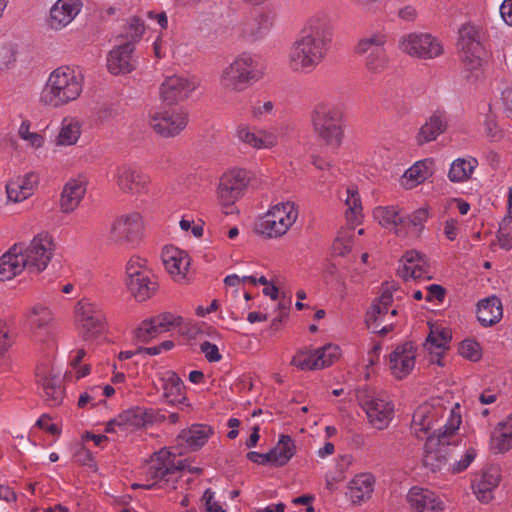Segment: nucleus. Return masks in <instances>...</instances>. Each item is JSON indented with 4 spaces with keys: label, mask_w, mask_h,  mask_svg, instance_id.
<instances>
[{
    "label": "nucleus",
    "mask_w": 512,
    "mask_h": 512,
    "mask_svg": "<svg viewBox=\"0 0 512 512\" xmlns=\"http://www.w3.org/2000/svg\"><path fill=\"white\" fill-rule=\"evenodd\" d=\"M75 311L84 340L93 339L105 330L106 317L98 304L82 299L77 303Z\"/></svg>",
    "instance_id": "obj_12"
},
{
    "label": "nucleus",
    "mask_w": 512,
    "mask_h": 512,
    "mask_svg": "<svg viewBox=\"0 0 512 512\" xmlns=\"http://www.w3.org/2000/svg\"><path fill=\"white\" fill-rule=\"evenodd\" d=\"M238 137L242 142L254 148H261L266 146L265 141L261 136L252 133L247 128H240L238 130Z\"/></svg>",
    "instance_id": "obj_58"
},
{
    "label": "nucleus",
    "mask_w": 512,
    "mask_h": 512,
    "mask_svg": "<svg viewBox=\"0 0 512 512\" xmlns=\"http://www.w3.org/2000/svg\"><path fill=\"white\" fill-rule=\"evenodd\" d=\"M499 481V469L496 467H490L482 473L480 479L476 480L472 484V488L480 501L488 502L492 498V490L498 486Z\"/></svg>",
    "instance_id": "obj_33"
},
{
    "label": "nucleus",
    "mask_w": 512,
    "mask_h": 512,
    "mask_svg": "<svg viewBox=\"0 0 512 512\" xmlns=\"http://www.w3.org/2000/svg\"><path fill=\"white\" fill-rule=\"evenodd\" d=\"M457 45L465 69L471 73L479 71L485 54L480 30L471 24L462 25Z\"/></svg>",
    "instance_id": "obj_8"
},
{
    "label": "nucleus",
    "mask_w": 512,
    "mask_h": 512,
    "mask_svg": "<svg viewBox=\"0 0 512 512\" xmlns=\"http://www.w3.org/2000/svg\"><path fill=\"white\" fill-rule=\"evenodd\" d=\"M484 126L486 136L492 141H499L503 137L502 130L493 118L487 117Z\"/></svg>",
    "instance_id": "obj_63"
},
{
    "label": "nucleus",
    "mask_w": 512,
    "mask_h": 512,
    "mask_svg": "<svg viewBox=\"0 0 512 512\" xmlns=\"http://www.w3.org/2000/svg\"><path fill=\"white\" fill-rule=\"evenodd\" d=\"M122 114V110L119 106L117 105H108V106H104L102 107L99 111H98V119L101 121V122H107V121H110V120H114V119H117L118 117H120Z\"/></svg>",
    "instance_id": "obj_61"
},
{
    "label": "nucleus",
    "mask_w": 512,
    "mask_h": 512,
    "mask_svg": "<svg viewBox=\"0 0 512 512\" xmlns=\"http://www.w3.org/2000/svg\"><path fill=\"white\" fill-rule=\"evenodd\" d=\"M127 287L139 302L149 299L158 289L151 271L140 258H131L126 266Z\"/></svg>",
    "instance_id": "obj_9"
},
{
    "label": "nucleus",
    "mask_w": 512,
    "mask_h": 512,
    "mask_svg": "<svg viewBox=\"0 0 512 512\" xmlns=\"http://www.w3.org/2000/svg\"><path fill=\"white\" fill-rule=\"evenodd\" d=\"M374 218L378 220L379 224L386 228H394L397 235L401 234V229L398 226L406 223L404 215L397 207H377L373 212Z\"/></svg>",
    "instance_id": "obj_36"
},
{
    "label": "nucleus",
    "mask_w": 512,
    "mask_h": 512,
    "mask_svg": "<svg viewBox=\"0 0 512 512\" xmlns=\"http://www.w3.org/2000/svg\"><path fill=\"white\" fill-rule=\"evenodd\" d=\"M423 263H417L415 265H407L403 264L402 267L398 269V275L404 280L408 279H418L424 276L427 271L425 270Z\"/></svg>",
    "instance_id": "obj_56"
},
{
    "label": "nucleus",
    "mask_w": 512,
    "mask_h": 512,
    "mask_svg": "<svg viewBox=\"0 0 512 512\" xmlns=\"http://www.w3.org/2000/svg\"><path fill=\"white\" fill-rule=\"evenodd\" d=\"M461 423V417H452L449 424H445L428 436L424 446L423 465L431 472L441 471L447 465L450 446L456 443L452 440Z\"/></svg>",
    "instance_id": "obj_5"
},
{
    "label": "nucleus",
    "mask_w": 512,
    "mask_h": 512,
    "mask_svg": "<svg viewBox=\"0 0 512 512\" xmlns=\"http://www.w3.org/2000/svg\"><path fill=\"white\" fill-rule=\"evenodd\" d=\"M55 248L56 244L49 233L37 234L28 247L24 246L23 256L27 258L28 271L40 273L45 270L53 257Z\"/></svg>",
    "instance_id": "obj_11"
},
{
    "label": "nucleus",
    "mask_w": 512,
    "mask_h": 512,
    "mask_svg": "<svg viewBox=\"0 0 512 512\" xmlns=\"http://www.w3.org/2000/svg\"><path fill=\"white\" fill-rule=\"evenodd\" d=\"M387 311L388 309H383V306L373 303L370 310L366 313L365 321L367 326L373 329L379 328V322Z\"/></svg>",
    "instance_id": "obj_57"
},
{
    "label": "nucleus",
    "mask_w": 512,
    "mask_h": 512,
    "mask_svg": "<svg viewBox=\"0 0 512 512\" xmlns=\"http://www.w3.org/2000/svg\"><path fill=\"white\" fill-rule=\"evenodd\" d=\"M311 121L318 137L327 145L339 147L342 142L341 112L327 103H318L312 110Z\"/></svg>",
    "instance_id": "obj_7"
},
{
    "label": "nucleus",
    "mask_w": 512,
    "mask_h": 512,
    "mask_svg": "<svg viewBox=\"0 0 512 512\" xmlns=\"http://www.w3.org/2000/svg\"><path fill=\"white\" fill-rule=\"evenodd\" d=\"M117 421L118 427L123 430L140 428L146 424L145 412L140 407L132 408L119 414Z\"/></svg>",
    "instance_id": "obj_42"
},
{
    "label": "nucleus",
    "mask_w": 512,
    "mask_h": 512,
    "mask_svg": "<svg viewBox=\"0 0 512 512\" xmlns=\"http://www.w3.org/2000/svg\"><path fill=\"white\" fill-rule=\"evenodd\" d=\"M512 223L511 218H503L499 230L497 232V238L501 248L510 250L512 248V230L510 224Z\"/></svg>",
    "instance_id": "obj_53"
},
{
    "label": "nucleus",
    "mask_w": 512,
    "mask_h": 512,
    "mask_svg": "<svg viewBox=\"0 0 512 512\" xmlns=\"http://www.w3.org/2000/svg\"><path fill=\"white\" fill-rule=\"evenodd\" d=\"M37 383L43 389V397L50 406H58L64 397V388L59 374L46 372L44 368L36 369Z\"/></svg>",
    "instance_id": "obj_22"
},
{
    "label": "nucleus",
    "mask_w": 512,
    "mask_h": 512,
    "mask_svg": "<svg viewBox=\"0 0 512 512\" xmlns=\"http://www.w3.org/2000/svg\"><path fill=\"white\" fill-rule=\"evenodd\" d=\"M160 333L154 327L149 319L144 320L135 330V340L138 343H148L156 338Z\"/></svg>",
    "instance_id": "obj_52"
},
{
    "label": "nucleus",
    "mask_w": 512,
    "mask_h": 512,
    "mask_svg": "<svg viewBox=\"0 0 512 512\" xmlns=\"http://www.w3.org/2000/svg\"><path fill=\"white\" fill-rule=\"evenodd\" d=\"M400 49L411 57L433 59L443 53L441 42L427 33H410L400 42Z\"/></svg>",
    "instance_id": "obj_13"
},
{
    "label": "nucleus",
    "mask_w": 512,
    "mask_h": 512,
    "mask_svg": "<svg viewBox=\"0 0 512 512\" xmlns=\"http://www.w3.org/2000/svg\"><path fill=\"white\" fill-rule=\"evenodd\" d=\"M161 257L166 270L171 275L184 278L190 265V259L186 252L173 246L165 247Z\"/></svg>",
    "instance_id": "obj_27"
},
{
    "label": "nucleus",
    "mask_w": 512,
    "mask_h": 512,
    "mask_svg": "<svg viewBox=\"0 0 512 512\" xmlns=\"http://www.w3.org/2000/svg\"><path fill=\"white\" fill-rule=\"evenodd\" d=\"M315 353V363L314 366H317V369H322L330 366L334 360H336L339 356V347L332 344L324 345L321 348L314 350Z\"/></svg>",
    "instance_id": "obj_44"
},
{
    "label": "nucleus",
    "mask_w": 512,
    "mask_h": 512,
    "mask_svg": "<svg viewBox=\"0 0 512 512\" xmlns=\"http://www.w3.org/2000/svg\"><path fill=\"white\" fill-rule=\"evenodd\" d=\"M131 43H121L113 48L107 56V68L114 75L127 74L137 67V58L133 54Z\"/></svg>",
    "instance_id": "obj_19"
},
{
    "label": "nucleus",
    "mask_w": 512,
    "mask_h": 512,
    "mask_svg": "<svg viewBox=\"0 0 512 512\" xmlns=\"http://www.w3.org/2000/svg\"><path fill=\"white\" fill-rule=\"evenodd\" d=\"M31 313L34 316L32 322L38 328L46 327L53 319L51 311L47 307L41 305L34 306Z\"/></svg>",
    "instance_id": "obj_55"
},
{
    "label": "nucleus",
    "mask_w": 512,
    "mask_h": 512,
    "mask_svg": "<svg viewBox=\"0 0 512 512\" xmlns=\"http://www.w3.org/2000/svg\"><path fill=\"white\" fill-rule=\"evenodd\" d=\"M359 401L374 428L383 430L389 425L393 415V406L390 402L369 394L360 395Z\"/></svg>",
    "instance_id": "obj_17"
},
{
    "label": "nucleus",
    "mask_w": 512,
    "mask_h": 512,
    "mask_svg": "<svg viewBox=\"0 0 512 512\" xmlns=\"http://www.w3.org/2000/svg\"><path fill=\"white\" fill-rule=\"evenodd\" d=\"M199 85L200 82L195 77L173 75L161 84L160 95L164 102L173 105L187 99Z\"/></svg>",
    "instance_id": "obj_16"
},
{
    "label": "nucleus",
    "mask_w": 512,
    "mask_h": 512,
    "mask_svg": "<svg viewBox=\"0 0 512 512\" xmlns=\"http://www.w3.org/2000/svg\"><path fill=\"white\" fill-rule=\"evenodd\" d=\"M364 62L367 72L372 76H378L388 68L389 59L387 53H382L366 57Z\"/></svg>",
    "instance_id": "obj_47"
},
{
    "label": "nucleus",
    "mask_w": 512,
    "mask_h": 512,
    "mask_svg": "<svg viewBox=\"0 0 512 512\" xmlns=\"http://www.w3.org/2000/svg\"><path fill=\"white\" fill-rule=\"evenodd\" d=\"M185 468V461L177 460L175 454L163 448L150 457L146 467V476L153 482L145 484L143 487L147 490L156 488L176 490L177 482L181 477L180 473Z\"/></svg>",
    "instance_id": "obj_4"
},
{
    "label": "nucleus",
    "mask_w": 512,
    "mask_h": 512,
    "mask_svg": "<svg viewBox=\"0 0 512 512\" xmlns=\"http://www.w3.org/2000/svg\"><path fill=\"white\" fill-rule=\"evenodd\" d=\"M477 165L478 161L473 157L469 159L458 158L451 163L448 178L454 183L467 181L471 178Z\"/></svg>",
    "instance_id": "obj_38"
},
{
    "label": "nucleus",
    "mask_w": 512,
    "mask_h": 512,
    "mask_svg": "<svg viewBox=\"0 0 512 512\" xmlns=\"http://www.w3.org/2000/svg\"><path fill=\"white\" fill-rule=\"evenodd\" d=\"M345 203L348 206V209L346 211V217L348 221H357L358 216L361 214L362 210L361 200L358 191L352 188H348Z\"/></svg>",
    "instance_id": "obj_49"
},
{
    "label": "nucleus",
    "mask_w": 512,
    "mask_h": 512,
    "mask_svg": "<svg viewBox=\"0 0 512 512\" xmlns=\"http://www.w3.org/2000/svg\"><path fill=\"white\" fill-rule=\"evenodd\" d=\"M273 25V17L269 13H261L247 21L243 34L249 40L255 41L268 33Z\"/></svg>",
    "instance_id": "obj_35"
},
{
    "label": "nucleus",
    "mask_w": 512,
    "mask_h": 512,
    "mask_svg": "<svg viewBox=\"0 0 512 512\" xmlns=\"http://www.w3.org/2000/svg\"><path fill=\"white\" fill-rule=\"evenodd\" d=\"M189 122L188 113L182 108L161 109L150 116L149 125L163 138L178 136Z\"/></svg>",
    "instance_id": "obj_10"
},
{
    "label": "nucleus",
    "mask_w": 512,
    "mask_h": 512,
    "mask_svg": "<svg viewBox=\"0 0 512 512\" xmlns=\"http://www.w3.org/2000/svg\"><path fill=\"white\" fill-rule=\"evenodd\" d=\"M200 351L205 355V358L209 362H218L222 358L218 347L209 341L201 343Z\"/></svg>",
    "instance_id": "obj_62"
},
{
    "label": "nucleus",
    "mask_w": 512,
    "mask_h": 512,
    "mask_svg": "<svg viewBox=\"0 0 512 512\" xmlns=\"http://www.w3.org/2000/svg\"><path fill=\"white\" fill-rule=\"evenodd\" d=\"M406 223L402 224V227H411L413 231L419 235L424 228V223L429 217L428 210L426 208H419L415 210L411 215H404Z\"/></svg>",
    "instance_id": "obj_48"
},
{
    "label": "nucleus",
    "mask_w": 512,
    "mask_h": 512,
    "mask_svg": "<svg viewBox=\"0 0 512 512\" xmlns=\"http://www.w3.org/2000/svg\"><path fill=\"white\" fill-rule=\"evenodd\" d=\"M80 136V126L78 122L64 120L62 128L58 135L60 145H73Z\"/></svg>",
    "instance_id": "obj_46"
},
{
    "label": "nucleus",
    "mask_w": 512,
    "mask_h": 512,
    "mask_svg": "<svg viewBox=\"0 0 512 512\" xmlns=\"http://www.w3.org/2000/svg\"><path fill=\"white\" fill-rule=\"evenodd\" d=\"M416 349L412 343L396 347L389 356V368L396 379L407 377L415 366Z\"/></svg>",
    "instance_id": "obj_20"
},
{
    "label": "nucleus",
    "mask_w": 512,
    "mask_h": 512,
    "mask_svg": "<svg viewBox=\"0 0 512 512\" xmlns=\"http://www.w3.org/2000/svg\"><path fill=\"white\" fill-rule=\"evenodd\" d=\"M273 466L286 465L296 453V445L289 435H281L275 447L270 450Z\"/></svg>",
    "instance_id": "obj_37"
},
{
    "label": "nucleus",
    "mask_w": 512,
    "mask_h": 512,
    "mask_svg": "<svg viewBox=\"0 0 512 512\" xmlns=\"http://www.w3.org/2000/svg\"><path fill=\"white\" fill-rule=\"evenodd\" d=\"M145 32L144 21L139 17H132L124 26L123 32L118 36V39H122V43H131L132 46L136 42H139Z\"/></svg>",
    "instance_id": "obj_43"
},
{
    "label": "nucleus",
    "mask_w": 512,
    "mask_h": 512,
    "mask_svg": "<svg viewBox=\"0 0 512 512\" xmlns=\"http://www.w3.org/2000/svg\"><path fill=\"white\" fill-rule=\"evenodd\" d=\"M315 363V353L314 351H299L291 360V365L301 369V370H315L317 366H314Z\"/></svg>",
    "instance_id": "obj_54"
},
{
    "label": "nucleus",
    "mask_w": 512,
    "mask_h": 512,
    "mask_svg": "<svg viewBox=\"0 0 512 512\" xmlns=\"http://www.w3.org/2000/svg\"><path fill=\"white\" fill-rule=\"evenodd\" d=\"M374 483L375 478L371 474L357 475L350 481L346 494L353 504H360L371 497Z\"/></svg>",
    "instance_id": "obj_32"
},
{
    "label": "nucleus",
    "mask_w": 512,
    "mask_h": 512,
    "mask_svg": "<svg viewBox=\"0 0 512 512\" xmlns=\"http://www.w3.org/2000/svg\"><path fill=\"white\" fill-rule=\"evenodd\" d=\"M352 248L351 236H338L332 245V250L335 255L345 256L350 253Z\"/></svg>",
    "instance_id": "obj_60"
},
{
    "label": "nucleus",
    "mask_w": 512,
    "mask_h": 512,
    "mask_svg": "<svg viewBox=\"0 0 512 512\" xmlns=\"http://www.w3.org/2000/svg\"><path fill=\"white\" fill-rule=\"evenodd\" d=\"M387 36L383 33H373L362 38L355 47V53L366 57L387 53Z\"/></svg>",
    "instance_id": "obj_34"
},
{
    "label": "nucleus",
    "mask_w": 512,
    "mask_h": 512,
    "mask_svg": "<svg viewBox=\"0 0 512 512\" xmlns=\"http://www.w3.org/2000/svg\"><path fill=\"white\" fill-rule=\"evenodd\" d=\"M428 163L431 164L428 160L418 161L407 169L401 178L402 186L406 189H412L423 183L431 175Z\"/></svg>",
    "instance_id": "obj_39"
},
{
    "label": "nucleus",
    "mask_w": 512,
    "mask_h": 512,
    "mask_svg": "<svg viewBox=\"0 0 512 512\" xmlns=\"http://www.w3.org/2000/svg\"><path fill=\"white\" fill-rule=\"evenodd\" d=\"M502 316V303L498 297L490 296L478 303L477 319L484 327L495 325Z\"/></svg>",
    "instance_id": "obj_28"
},
{
    "label": "nucleus",
    "mask_w": 512,
    "mask_h": 512,
    "mask_svg": "<svg viewBox=\"0 0 512 512\" xmlns=\"http://www.w3.org/2000/svg\"><path fill=\"white\" fill-rule=\"evenodd\" d=\"M163 390L164 397L167 399L168 403L174 405H185L189 407L190 404L187 403V398L183 395V390L185 386L181 378L174 371H167L163 378Z\"/></svg>",
    "instance_id": "obj_31"
},
{
    "label": "nucleus",
    "mask_w": 512,
    "mask_h": 512,
    "mask_svg": "<svg viewBox=\"0 0 512 512\" xmlns=\"http://www.w3.org/2000/svg\"><path fill=\"white\" fill-rule=\"evenodd\" d=\"M264 75V67L257 55L242 52L220 74L221 87L229 92H241Z\"/></svg>",
    "instance_id": "obj_2"
},
{
    "label": "nucleus",
    "mask_w": 512,
    "mask_h": 512,
    "mask_svg": "<svg viewBox=\"0 0 512 512\" xmlns=\"http://www.w3.org/2000/svg\"><path fill=\"white\" fill-rule=\"evenodd\" d=\"M491 446L499 453L512 448V421L500 422L491 437Z\"/></svg>",
    "instance_id": "obj_40"
},
{
    "label": "nucleus",
    "mask_w": 512,
    "mask_h": 512,
    "mask_svg": "<svg viewBox=\"0 0 512 512\" xmlns=\"http://www.w3.org/2000/svg\"><path fill=\"white\" fill-rule=\"evenodd\" d=\"M458 352L462 357L473 362L480 360L482 355L479 343L471 339L463 340L459 345Z\"/></svg>",
    "instance_id": "obj_50"
},
{
    "label": "nucleus",
    "mask_w": 512,
    "mask_h": 512,
    "mask_svg": "<svg viewBox=\"0 0 512 512\" xmlns=\"http://www.w3.org/2000/svg\"><path fill=\"white\" fill-rule=\"evenodd\" d=\"M30 125L23 122L19 128V135L22 139L30 142V145L39 148L43 145V137L37 133L29 131Z\"/></svg>",
    "instance_id": "obj_59"
},
{
    "label": "nucleus",
    "mask_w": 512,
    "mask_h": 512,
    "mask_svg": "<svg viewBox=\"0 0 512 512\" xmlns=\"http://www.w3.org/2000/svg\"><path fill=\"white\" fill-rule=\"evenodd\" d=\"M157 331L161 334L170 331L173 327H178L182 324L183 319L169 312L161 313L149 319Z\"/></svg>",
    "instance_id": "obj_45"
},
{
    "label": "nucleus",
    "mask_w": 512,
    "mask_h": 512,
    "mask_svg": "<svg viewBox=\"0 0 512 512\" xmlns=\"http://www.w3.org/2000/svg\"><path fill=\"white\" fill-rule=\"evenodd\" d=\"M430 407L422 406L418 408L414 414L412 419V425L416 430L427 432L431 427V417L429 416Z\"/></svg>",
    "instance_id": "obj_51"
},
{
    "label": "nucleus",
    "mask_w": 512,
    "mask_h": 512,
    "mask_svg": "<svg viewBox=\"0 0 512 512\" xmlns=\"http://www.w3.org/2000/svg\"><path fill=\"white\" fill-rule=\"evenodd\" d=\"M213 434V428L209 425L194 424L188 429H184L178 436V441L185 443L192 451L199 450L204 446Z\"/></svg>",
    "instance_id": "obj_29"
},
{
    "label": "nucleus",
    "mask_w": 512,
    "mask_h": 512,
    "mask_svg": "<svg viewBox=\"0 0 512 512\" xmlns=\"http://www.w3.org/2000/svg\"><path fill=\"white\" fill-rule=\"evenodd\" d=\"M113 179L118 189L128 195L148 193L151 182L148 175L129 164L117 166L114 170Z\"/></svg>",
    "instance_id": "obj_14"
},
{
    "label": "nucleus",
    "mask_w": 512,
    "mask_h": 512,
    "mask_svg": "<svg viewBox=\"0 0 512 512\" xmlns=\"http://www.w3.org/2000/svg\"><path fill=\"white\" fill-rule=\"evenodd\" d=\"M446 290L444 287L438 284H432L427 287L426 301L437 300L442 302L444 300Z\"/></svg>",
    "instance_id": "obj_64"
},
{
    "label": "nucleus",
    "mask_w": 512,
    "mask_h": 512,
    "mask_svg": "<svg viewBox=\"0 0 512 512\" xmlns=\"http://www.w3.org/2000/svg\"><path fill=\"white\" fill-rule=\"evenodd\" d=\"M81 92V73L69 66H62L51 73L41 99L45 104L58 107L76 100Z\"/></svg>",
    "instance_id": "obj_3"
},
{
    "label": "nucleus",
    "mask_w": 512,
    "mask_h": 512,
    "mask_svg": "<svg viewBox=\"0 0 512 512\" xmlns=\"http://www.w3.org/2000/svg\"><path fill=\"white\" fill-rule=\"evenodd\" d=\"M24 244H14L0 257V281H9L28 269L27 258L23 256Z\"/></svg>",
    "instance_id": "obj_21"
},
{
    "label": "nucleus",
    "mask_w": 512,
    "mask_h": 512,
    "mask_svg": "<svg viewBox=\"0 0 512 512\" xmlns=\"http://www.w3.org/2000/svg\"><path fill=\"white\" fill-rule=\"evenodd\" d=\"M429 330L424 346L430 351V354L433 353L434 349L445 350L452 338L451 331L435 325H430Z\"/></svg>",
    "instance_id": "obj_41"
},
{
    "label": "nucleus",
    "mask_w": 512,
    "mask_h": 512,
    "mask_svg": "<svg viewBox=\"0 0 512 512\" xmlns=\"http://www.w3.org/2000/svg\"><path fill=\"white\" fill-rule=\"evenodd\" d=\"M142 231V220L138 213H131L117 218L110 229L109 237L112 241L134 242L140 238Z\"/></svg>",
    "instance_id": "obj_18"
},
{
    "label": "nucleus",
    "mask_w": 512,
    "mask_h": 512,
    "mask_svg": "<svg viewBox=\"0 0 512 512\" xmlns=\"http://www.w3.org/2000/svg\"><path fill=\"white\" fill-rule=\"evenodd\" d=\"M248 183L249 177L245 170L233 169L224 173L220 178L217 192L220 203L224 207L231 208Z\"/></svg>",
    "instance_id": "obj_15"
},
{
    "label": "nucleus",
    "mask_w": 512,
    "mask_h": 512,
    "mask_svg": "<svg viewBox=\"0 0 512 512\" xmlns=\"http://www.w3.org/2000/svg\"><path fill=\"white\" fill-rule=\"evenodd\" d=\"M80 7L78 0H58L50 10V27L55 30L62 29L76 17Z\"/></svg>",
    "instance_id": "obj_24"
},
{
    "label": "nucleus",
    "mask_w": 512,
    "mask_h": 512,
    "mask_svg": "<svg viewBox=\"0 0 512 512\" xmlns=\"http://www.w3.org/2000/svg\"><path fill=\"white\" fill-rule=\"evenodd\" d=\"M297 218L294 202L278 203L257 221L255 230L266 238H277L286 234Z\"/></svg>",
    "instance_id": "obj_6"
},
{
    "label": "nucleus",
    "mask_w": 512,
    "mask_h": 512,
    "mask_svg": "<svg viewBox=\"0 0 512 512\" xmlns=\"http://www.w3.org/2000/svg\"><path fill=\"white\" fill-rule=\"evenodd\" d=\"M36 184L37 176L33 173L10 180L6 185L7 197L11 201L21 202L32 195Z\"/></svg>",
    "instance_id": "obj_30"
},
{
    "label": "nucleus",
    "mask_w": 512,
    "mask_h": 512,
    "mask_svg": "<svg viewBox=\"0 0 512 512\" xmlns=\"http://www.w3.org/2000/svg\"><path fill=\"white\" fill-rule=\"evenodd\" d=\"M332 33L328 25L313 19L291 44L288 51V67L296 73H311L324 60L329 49Z\"/></svg>",
    "instance_id": "obj_1"
},
{
    "label": "nucleus",
    "mask_w": 512,
    "mask_h": 512,
    "mask_svg": "<svg viewBox=\"0 0 512 512\" xmlns=\"http://www.w3.org/2000/svg\"><path fill=\"white\" fill-rule=\"evenodd\" d=\"M447 129V116L445 111L436 110L420 127L416 136L417 143L423 145L425 143L436 140V138L444 133Z\"/></svg>",
    "instance_id": "obj_25"
},
{
    "label": "nucleus",
    "mask_w": 512,
    "mask_h": 512,
    "mask_svg": "<svg viewBox=\"0 0 512 512\" xmlns=\"http://www.w3.org/2000/svg\"><path fill=\"white\" fill-rule=\"evenodd\" d=\"M407 501L415 512L443 511V503L428 489L412 487L407 494Z\"/></svg>",
    "instance_id": "obj_23"
},
{
    "label": "nucleus",
    "mask_w": 512,
    "mask_h": 512,
    "mask_svg": "<svg viewBox=\"0 0 512 512\" xmlns=\"http://www.w3.org/2000/svg\"><path fill=\"white\" fill-rule=\"evenodd\" d=\"M86 193V184L79 179H70L63 187L60 197V209L63 213H72Z\"/></svg>",
    "instance_id": "obj_26"
}]
</instances>
